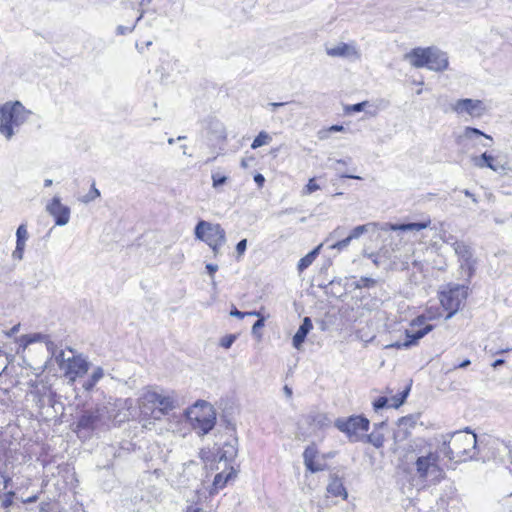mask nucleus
<instances>
[{"mask_svg":"<svg viewBox=\"0 0 512 512\" xmlns=\"http://www.w3.org/2000/svg\"><path fill=\"white\" fill-rule=\"evenodd\" d=\"M46 338L47 337L43 334L34 333V334L23 335L21 337V342L23 343V347L26 348L29 344H32L34 342L45 341Z\"/></svg>","mask_w":512,"mask_h":512,"instance_id":"nucleus-32","label":"nucleus"},{"mask_svg":"<svg viewBox=\"0 0 512 512\" xmlns=\"http://www.w3.org/2000/svg\"><path fill=\"white\" fill-rule=\"evenodd\" d=\"M100 410L85 411L78 420L77 428L79 429H94L96 423L100 420Z\"/></svg>","mask_w":512,"mask_h":512,"instance_id":"nucleus-25","label":"nucleus"},{"mask_svg":"<svg viewBox=\"0 0 512 512\" xmlns=\"http://www.w3.org/2000/svg\"><path fill=\"white\" fill-rule=\"evenodd\" d=\"M326 490L328 496L342 497L344 500L348 497V493L346 488L343 486V482H329Z\"/></svg>","mask_w":512,"mask_h":512,"instance_id":"nucleus-30","label":"nucleus"},{"mask_svg":"<svg viewBox=\"0 0 512 512\" xmlns=\"http://www.w3.org/2000/svg\"><path fill=\"white\" fill-rule=\"evenodd\" d=\"M55 358L70 384H73L77 378H82L89 371L90 363L87 357L72 348L61 350Z\"/></svg>","mask_w":512,"mask_h":512,"instance_id":"nucleus-5","label":"nucleus"},{"mask_svg":"<svg viewBox=\"0 0 512 512\" xmlns=\"http://www.w3.org/2000/svg\"><path fill=\"white\" fill-rule=\"evenodd\" d=\"M335 426L345 433L351 441L356 442L365 437V433L369 429V420L362 416L339 418L335 421Z\"/></svg>","mask_w":512,"mask_h":512,"instance_id":"nucleus-10","label":"nucleus"},{"mask_svg":"<svg viewBox=\"0 0 512 512\" xmlns=\"http://www.w3.org/2000/svg\"><path fill=\"white\" fill-rule=\"evenodd\" d=\"M450 110L460 117L481 118L487 113V105L483 100L461 98L450 104Z\"/></svg>","mask_w":512,"mask_h":512,"instance_id":"nucleus-11","label":"nucleus"},{"mask_svg":"<svg viewBox=\"0 0 512 512\" xmlns=\"http://www.w3.org/2000/svg\"><path fill=\"white\" fill-rule=\"evenodd\" d=\"M476 450L477 437L468 430L453 433L448 441H443L440 448V452L453 467L454 464L472 459L476 455Z\"/></svg>","mask_w":512,"mask_h":512,"instance_id":"nucleus-3","label":"nucleus"},{"mask_svg":"<svg viewBox=\"0 0 512 512\" xmlns=\"http://www.w3.org/2000/svg\"><path fill=\"white\" fill-rule=\"evenodd\" d=\"M46 211L55 219V224L64 226L70 220V208L61 203L59 196H54L46 205Z\"/></svg>","mask_w":512,"mask_h":512,"instance_id":"nucleus-17","label":"nucleus"},{"mask_svg":"<svg viewBox=\"0 0 512 512\" xmlns=\"http://www.w3.org/2000/svg\"><path fill=\"white\" fill-rule=\"evenodd\" d=\"M254 181L257 183L259 187H262L265 182V178L262 174H256L254 176Z\"/></svg>","mask_w":512,"mask_h":512,"instance_id":"nucleus-51","label":"nucleus"},{"mask_svg":"<svg viewBox=\"0 0 512 512\" xmlns=\"http://www.w3.org/2000/svg\"><path fill=\"white\" fill-rule=\"evenodd\" d=\"M13 497H14V492L10 491V492L4 494V498L2 500V507H4V508L10 507L13 503Z\"/></svg>","mask_w":512,"mask_h":512,"instance_id":"nucleus-42","label":"nucleus"},{"mask_svg":"<svg viewBox=\"0 0 512 512\" xmlns=\"http://www.w3.org/2000/svg\"><path fill=\"white\" fill-rule=\"evenodd\" d=\"M351 241L352 240L350 239V237L347 236L346 238L332 244L330 246V249L341 251V250L347 248L349 246V244L351 243Z\"/></svg>","mask_w":512,"mask_h":512,"instance_id":"nucleus-38","label":"nucleus"},{"mask_svg":"<svg viewBox=\"0 0 512 512\" xmlns=\"http://www.w3.org/2000/svg\"><path fill=\"white\" fill-rule=\"evenodd\" d=\"M237 450L232 444H225L216 455L210 451L202 450L201 458L206 469L216 471L214 480H231L237 476V470L231 465V461L236 456Z\"/></svg>","mask_w":512,"mask_h":512,"instance_id":"nucleus-4","label":"nucleus"},{"mask_svg":"<svg viewBox=\"0 0 512 512\" xmlns=\"http://www.w3.org/2000/svg\"><path fill=\"white\" fill-rule=\"evenodd\" d=\"M484 137L490 142L493 141V138L482 132L481 130L473 127L466 126L462 129V131L456 136V142L459 145H467V144H476L478 140Z\"/></svg>","mask_w":512,"mask_h":512,"instance_id":"nucleus-18","label":"nucleus"},{"mask_svg":"<svg viewBox=\"0 0 512 512\" xmlns=\"http://www.w3.org/2000/svg\"><path fill=\"white\" fill-rule=\"evenodd\" d=\"M195 237L205 243L218 255L221 246L226 242L225 230L220 224L201 220L195 227Z\"/></svg>","mask_w":512,"mask_h":512,"instance_id":"nucleus-8","label":"nucleus"},{"mask_svg":"<svg viewBox=\"0 0 512 512\" xmlns=\"http://www.w3.org/2000/svg\"><path fill=\"white\" fill-rule=\"evenodd\" d=\"M415 461L412 465L414 476L440 480L446 477V470L454 469L449 463L443 462L441 452L434 450L428 442L422 440L415 445Z\"/></svg>","mask_w":512,"mask_h":512,"instance_id":"nucleus-1","label":"nucleus"},{"mask_svg":"<svg viewBox=\"0 0 512 512\" xmlns=\"http://www.w3.org/2000/svg\"><path fill=\"white\" fill-rule=\"evenodd\" d=\"M259 312L257 311H251V312H246V316H259Z\"/></svg>","mask_w":512,"mask_h":512,"instance_id":"nucleus-62","label":"nucleus"},{"mask_svg":"<svg viewBox=\"0 0 512 512\" xmlns=\"http://www.w3.org/2000/svg\"><path fill=\"white\" fill-rule=\"evenodd\" d=\"M470 363H471L470 360L466 359L463 362H461L456 368H466L467 366L470 365Z\"/></svg>","mask_w":512,"mask_h":512,"instance_id":"nucleus-59","label":"nucleus"},{"mask_svg":"<svg viewBox=\"0 0 512 512\" xmlns=\"http://www.w3.org/2000/svg\"><path fill=\"white\" fill-rule=\"evenodd\" d=\"M464 194H465V196L471 198L474 203H478V199L476 198V196L473 193H471L469 190H464Z\"/></svg>","mask_w":512,"mask_h":512,"instance_id":"nucleus-56","label":"nucleus"},{"mask_svg":"<svg viewBox=\"0 0 512 512\" xmlns=\"http://www.w3.org/2000/svg\"><path fill=\"white\" fill-rule=\"evenodd\" d=\"M264 326V319L261 318L259 320H257L254 325L252 326V333L253 334H256L257 331L262 328Z\"/></svg>","mask_w":512,"mask_h":512,"instance_id":"nucleus-48","label":"nucleus"},{"mask_svg":"<svg viewBox=\"0 0 512 512\" xmlns=\"http://www.w3.org/2000/svg\"><path fill=\"white\" fill-rule=\"evenodd\" d=\"M376 284V281L372 278L362 277L357 287H372Z\"/></svg>","mask_w":512,"mask_h":512,"instance_id":"nucleus-44","label":"nucleus"},{"mask_svg":"<svg viewBox=\"0 0 512 512\" xmlns=\"http://www.w3.org/2000/svg\"><path fill=\"white\" fill-rule=\"evenodd\" d=\"M426 320V317L423 315L413 319L410 322L409 327L405 330V340L397 341L390 346L398 349L416 346L420 339L433 330V326L431 324H427Z\"/></svg>","mask_w":512,"mask_h":512,"instance_id":"nucleus-9","label":"nucleus"},{"mask_svg":"<svg viewBox=\"0 0 512 512\" xmlns=\"http://www.w3.org/2000/svg\"><path fill=\"white\" fill-rule=\"evenodd\" d=\"M373 444H374L375 446L379 447V446H381V445H382V441H381V440H379V439H377V440L373 441Z\"/></svg>","mask_w":512,"mask_h":512,"instance_id":"nucleus-64","label":"nucleus"},{"mask_svg":"<svg viewBox=\"0 0 512 512\" xmlns=\"http://www.w3.org/2000/svg\"><path fill=\"white\" fill-rule=\"evenodd\" d=\"M322 246H323V243L318 245L314 250H312L306 256H304L303 258H301L299 260L298 266H297L299 272L304 271L306 268H308L314 262V260L316 259L317 255L319 254L320 249L322 248Z\"/></svg>","mask_w":512,"mask_h":512,"instance_id":"nucleus-29","label":"nucleus"},{"mask_svg":"<svg viewBox=\"0 0 512 512\" xmlns=\"http://www.w3.org/2000/svg\"><path fill=\"white\" fill-rule=\"evenodd\" d=\"M206 269L208 273L213 277L214 273L218 270V266L215 264H207Z\"/></svg>","mask_w":512,"mask_h":512,"instance_id":"nucleus-52","label":"nucleus"},{"mask_svg":"<svg viewBox=\"0 0 512 512\" xmlns=\"http://www.w3.org/2000/svg\"><path fill=\"white\" fill-rule=\"evenodd\" d=\"M191 426L199 434H207L216 423V413L213 406L205 401L196 402L186 412Z\"/></svg>","mask_w":512,"mask_h":512,"instance_id":"nucleus-7","label":"nucleus"},{"mask_svg":"<svg viewBox=\"0 0 512 512\" xmlns=\"http://www.w3.org/2000/svg\"><path fill=\"white\" fill-rule=\"evenodd\" d=\"M96 384H97V383H96L95 381H92V378H91V377H89V378L87 379V381H85V382L83 383V388H84V390H86V391H90V390H92V389H93V387H94Z\"/></svg>","mask_w":512,"mask_h":512,"instance_id":"nucleus-46","label":"nucleus"},{"mask_svg":"<svg viewBox=\"0 0 512 512\" xmlns=\"http://www.w3.org/2000/svg\"><path fill=\"white\" fill-rule=\"evenodd\" d=\"M471 163L478 169L488 168L495 173L505 175L510 170L508 161H503L499 156H494L489 152L481 155H474L470 158Z\"/></svg>","mask_w":512,"mask_h":512,"instance_id":"nucleus-13","label":"nucleus"},{"mask_svg":"<svg viewBox=\"0 0 512 512\" xmlns=\"http://www.w3.org/2000/svg\"><path fill=\"white\" fill-rule=\"evenodd\" d=\"M415 420L411 416L402 417L398 420L397 429L394 432V439L402 441L408 437L410 430L414 428Z\"/></svg>","mask_w":512,"mask_h":512,"instance_id":"nucleus-22","label":"nucleus"},{"mask_svg":"<svg viewBox=\"0 0 512 512\" xmlns=\"http://www.w3.org/2000/svg\"><path fill=\"white\" fill-rule=\"evenodd\" d=\"M404 397L405 395L400 399L394 397L390 401L386 397H379L376 401H374L373 407L376 411L384 407L398 408L403 403Z\"/></svg>","mask_w":512,"mask_h":512,"instance_id":"nucleus-28","label":"nucleus"},{"mask_svg":"<svg viewBox=\"0 0 512 512\" xmlns=\"http://www.w3.org/2000/svg\"><path fill=\"white\" fill-rule=\"evenodd\" d=\"M113 407L117 409L108 410V417L114 421L121 423L134 417L136 410L134 409V401L130 398L116 399Z\"/></svg>","mask_w":512,"mask_h":512,"instance_id":"nucleus-15","label":"nucleus"},{"mask_svg":"<svg viewBox=\"0 0 512 512\" xmlns=\"http://www.w3.org/2000/svg\"><path fill=\"white\" fill-rule=\"evenodd\" d=\"M200 511H201L200 507L191 505L187 508L186 512H200Z\"/></svg>","mask_w":512,"mask_h":512,"instance_id":"nucleus-58","label":"nucleus"},{"mask_svg":"<svg viewBox=\"0 0 512 512\" xmlns=\"http://www.w3.org/2000/svg\"><path fill=\"white\" fill-rule=\"evenodd\" d=\"M139 12H140V14L136 20V23L139 22L143 18L144 13H145L143 9H140Z\"/></svg>","mask_w":512,"mask_h":512,"instance_id":"nucleus-61","label":"nucleus"},{"mask_svg":"<svg viewBox=\"0 0 512 512\" xmlns=\"http://www.w3.org/2000/svg\"><path fill=\"white\" fill-rule=\"evenodd\" d=\"M230 315L232 317H237V318L242 319L246 316V312H241V311L237 310L236 308H234L230 311Z\"/></svg>","mask_w":512,"mask_h":512,"instance_id":"nucleus-50","label":"nucleus"},{"mask_svg":"<svg viewBox=\"0 0 512 512\" xmlns=\"http://www.w3.org/2000/svg\"><path fill=\"white\" fill-rule=\"evenodd\" d=\"M272 141V137L266 131H261L253 140L251 144L252 149H257L264 145L269 144Z\"/></svg>","mask_w":512,"mask_h":512,"instance_id":"nucleus-31","label":"nucleus"},{"mask_svg":"<svg viewBox=\"0 0 512 512\" xmlns=\"http://www.w3.org/2000/svg\"><path fill=\"white\" fill-rule=\"evenodd\" d=\"M504 363H505V361L503 359H497L493 362L492 367L497 368V367L503 365Z\"/></svg>","mask_w":512,"mask_h":512,"instance_id":"nucleus-57","label":"nucleus"},{"mask_svg":"<svg viewBox=\"0 0 512 512\" xmlns=\"http://www.w3.org/2000/svg\"><path fill=\"white\" fill-rule=\"evenodd\" d=\"M453 248L455 253L462 259L463 265L467 266V268L471 271L474 266V261H472V251L471 248L465 244L464 242H455L453 244Z\"/></svg>","mask_w":512,"mask_h":512,"instance_id":"nucleus-24","label":"nucleus"},{"mask_svg":"<svg viewBox=\"0 0 512 512\" xmlns=\"http://www.w3.org/2000/svg\"><path fill=\"white\" fill-rule=\"evenodd\" d=\"M26 242L27 241L16 239V247L12 252V258L14 260L21 261L23 259Z\"/></svg>","mask_w":512,"mask_h":512,"instance_id":"nucleus-33","label":"nucleus"},{"mask_svg":"<svg viewBox=\"0 0 512 512\" xmlns=\"http://www.w3.org/2000/svg\"><path fill=\"white\" fill-rule=\"evenodd\" d=\"M19 327H20V324L13 326L11 328L10 332L8 333V336H11V335L17 333L19 331Z\"/></svg>","mask_w":512,"mask_h":512,"instance_id":"nucleus-60","label":"nucleus"},{"mask_svg":"<svg viewBox=\"0 0 512 512\" xmlns=\"http://www.w3.org/2000/svg\"><path fill=\"white\" fill-rule=\"evenodd\" d=\"M237 339L236 334H228L220 339L219 345L225 349H229Z\"/></svg>","mask_w":512,"mask_h":512,"instance_id":"nucleus-36","label":"nucleus"},{"mask_svg":"<svg viewBox=\"0 0 512 512\" xmlns=\"http://www.w3.org/2000/svg\"><path fill=\"white\" fill-rule=\"evenodd\" d=\"M367 104H368L367 101H363L361 103H357V104L346 106L345 107V112L346 113L360 112V111H362L365 108V106H367Z\"/></svg>","mask_w":512,"mask_h":512,"instance_id":"nucleus-40","label":"nucleus"},{"mask_svg":"<svg viewBox=\"0 0 512 512\" xmlns=\"http://www.w3.org/2000/svg\"><path fill=\"white\" fill-rule=\"evenodd\" d=\"M176 407L172 393L148 386L141 390L138 398L139 414L144 420H160Z\"/></svg>","mask_w":512,"mask_h":512,"instance_id":"nucleus-2","label":"nucleus"},{"mask_svg":"<svg viewBox=\"0 0 512 512\" xmlns=\"http://www.w3.org/2000/svg\"><path fill=\"white\" fill-rule=\"evenodd\" d=\"M466 296L467 293L464 288L457 286L448 292H443L440 302L446 310H452V313H456L466 299Z\"/></svg>","mask_w":512,"mask_h":512,"instance_id":"nucleus-16","label":"nucleus"},{"mask_svg":"<svg viewBox=\"0 0 512 512\" xmlns=\"http://www.w3.org/2000/svg\"><path fill=\"white\" fill-rule=\"evenodd\" d=\"M135 26H136V23L132 27H124V26L120 25L117 27V31L119 34L123 35V34L132 32L134 30Z\"/></svg>","mask_w":512,"mask_h":512,"instance_id":"nucleus-47","label":"nucleus"},{"mask_svg":"<svg viewBox=\"0 0 512 512\" xmlns=\"http://www.w3.org/2000/svg\"><path fill=\"white\" fill-rule=\"evenodd\" d=\"M313 324L309 317H305L301 326L298 328L297 332L293 336L292 345L295 349L300 350L302 344L305 341L307 334L312 330Z\"/></svg>","mask_w":512,"mask_h":512,"instance_id":"nucleus-23","label":"nucleus"},{"mask_svg":"<svg viewBox=\"0 0 512 512\" xmlns=\"http://www.w3.org/2000/svg\"><path fill=\"white\" fill-rule=\"evenodd\" d=\"M325 52L329 57L344 58L352 62L361 59V52L355 41L349 43L337 42L332 45H326Z\"/></svg>","mask_w":512,"mask_h":512,"instance_id":"nucleus-14","label":"nucleus"},{"mask_svg":"<svg viewBox=\"0 0 512 512\" xmlns=\"http://www.w3.org/2000/svg\"><path fill=\"white\" fill-rule=\"evenodd\" d=\"M246 246H247V240L246 239H243L241 240L237 246H236V251L237 253L241 256L245 250H246Z\"/></svg>","mask_w":512,"mask_h":512,"instance_id":"nucleus-45","label":"nucleus"},{"mask_svg":"<svg viewBox=\"0 0 512 512\" xmlns=\"http://www.w3.org/2000/svg\"><path fill=\"white\" fill-rule=\"evenodd\" d=\"M100 196V192L99 190L95 187V185L93 184L92 185V188L91 190L89 191V193L87 195H85L81 201L83 203H89L93 200H95L96 198H98Z\"/></svg>","mask_w":512,"mask_h":512,"instance_id":"nucleus-37","label":"nucleus"},{"mask_svg":"<svg viewBox=\"0 0 512 512\" xmlns=\"http://www.w3.org/2000/svg\"><path fill=\"white\" fill-rule=\"evenodd\" d=\"M379 227V223L376 222L358 225L351 230L348 236L350 237L351 240H356L366 233H374Z\"/></svg>","mask_w":512,"mask_h":512,"instance_id":"nucleus-26","label":"nucleus"},{"mask_svg":"<svg viewBox=\"0 0 512 512\" xmlns=\"http://www.w3.org/2000/svg\"><path fill=\"white\" fill-rule=\"evenodd\" d=\"M211 178L212 187L215 189L219 188L221 185H224L228 180V178L225 175H222L220 173H213Z\"/></svg>","mask_w":512,"mask_h":512,"instance_id":"nucleus-34","label":"nucleus"},{"mask_svg":"<svg viewBox=\"0 0 512 512\" xmlns=\"http://www.w3.org/2000/svg\"><path fill=\"white\" fill-rule=\"evenodd\" d=\"M320 189V186L315 183V178H310L307 185L302 190V195H310Z\"/></svg>","mask_w":512,"mask_h":512,"instance_id":"nucleus-35","label":"nucleus"},{"mask_svg":"<svg viewBox=\"0 0 512 512\" xmlns=\"http://www.w3.org/2000/svg\"><path fill=\"white\" fill-rule=\"evenodd\" d=\"M7 368V364L5 360L3 359V356L0 354V375L4 372V370Z\"/></svg>","mask_w":512,"mask_h":512,"instance_id":"nucleus-55","label":"nucleus"},{"mask_svg":"<svg viewBox=\"0 0 512 512\" xmlns=\"http://www.w3.org/2000/svg\"><path fill=\"white\" fill-rule=\"evenodd\" d=\"M228 482H211V486L209 487H205L204 489L202 488H197L196 489V495H197V498H198V501H201L202 498H207V495H206V492L208 490V494L209 496H213L214 494L218 493L219 490H222L226 487V484Z\"/></svg>","mask_w":512,"mask_h":512,"instance_id":"nucleus-27","label":"nucleus"},{"mask_svg":"<svg viewBox=\"0 0 512 512\" xmlns=\"http://www.w3.org/2000/svg\"><path fill=\"white\" fill-rule=\"evenodd\" d=\"M104 376V370L101 367H96L90 377L92 378V381H95L98 383Z\"/></svg>","mask_w":512,"mask_h":512,"instance_id":"nucleus-41","label":"nucleus"},{"mask_svg":"<svg viewBox=\"0 0 512 512\" xmlns=\"http://www.w3.org/2000/svg\"><path fill=\"white\" fill-rule=\"evenodd\" d=\"M303 458L307 470L318 472L325 469V464L321 461L315 446L307 447L303 453Z\"/></svg>","mask_w":512,"mask_h":512,"instance_id":"nucleus-20","label":"nucleus"},{"mask_svg":"<svg viewBox=\"0 0 512 512\" xmlns=\"http://www.w3.org/2000/svg\"><path fill=\"white\" fill-rule=\"evenodd\" d=\"M432 221L430 218H426L422 222L417 223H403V224H392V223H385L380 227L383 231H396L401 232L402 235L400 236V241L408 242L413 239H416L417 234L426 228H429Z\"/></svg>","mask_w":512,"mask_h":512,"instance_id":"nucleus-12","label":"nucleus"},{"mask_svg":"<svg viewBox=\"0 0 512 512\" xmlns=\"http://www.w3.org/2000/svg\"><path fill=\"white\" fill-rule=\"evenodd\" d=\"M52 183H53V182H52V180H51V179H46V180H45V182H44V185H45L46 187H49V186H51V185H52Z\"/></svg>","mask_w":512,"mask_h":512,"instance_id":"nucleus-63","label":"nucleus"},{"mask_svg":"<svg viewBox=\"0 0 512 512\" xmlns=\"http://www.w3.org/2000/svg\"><path fill=\"white\" fill-rule=\"evenodd\" d=\"M37 498H38V496L36 494H34L31 496H28L27 498H23L22 502L23 503H32V502H35L37 500Z\"/></svg>","mask_w":512,"mask_h":512,"instance_id":"nucleus-54","label":"nucleus"},{"mask_svg":"<svg viewBox=\"0 0 512 512\" xmlns=\"http://www.w3.org/2000/svg\"><path fill=\"white\" fill-rule=\"evenodd\" d=\"M448 56L445 52L435 48L430 47V53L428 57L427 68L432 71H444L448 67Z\"/></svg>","mask_w":512,"mask_h":512,"instance_id":"nucleus-19","label":"nucleus"},{"mask_svg":"<svg viewBox=\"0 0 512 512\" xmlns=\"http://www.w3.org/2000/svg\"><path fill=\"white\" fill-rule=\"evenodd\" d=\"M330 133H331V132H330V129H329V128H328V129L320 130V131L318 132V138H319L320 140L327 139V138H329Z\"/></svg>","mask_w":512,"mask_h":512,"instance_id":"nucleus-49","label":"nucleus"},{"mask_svg":"<svg viewBox=\"0 0 512 512\" xmlns=\"http://www.w3.org/2000/svg\"><path fill=\"white\" fill-rule=\"evenodd\" d=\"M29 237L27 226L21 224L16 230V239L27 241Z\"/></svg>","mask_w":512,"mask_h":512,"instance_id":"nucleus-39","label":"nucleus"},{"mask_svg":"<svg viewBox=\"0 0 512 512\" xmlns=\"http://www.w3.org/2000/svg\"><path fill=\"white\" fill-rule=\"evenodd\" d=\"M430 47L428 48H415L409 53L405 54V59L416 68L427 67Z\"/></svg>","mask_w":512,"mask_h":512,"instance_id":"nucleus-21","label":"nucleus"},{"mask_svg":"<svg viewBox=\"0 0 512 512\" xmlns=\"http://www.w3.org/2000/svg\"><path fill=\"white\" fill-rule=\"evenodd\" d=\"M343 233H344V227L338 226L329 234L326 241H329L334 238H339L343 235Z\"/></svg>","mask_w":512,"mask_h":512,"instance_id":"nucleus-43","label":"nucleus"},{"mask_svg":"<svg viewBox=\"0 0 512 512\" xmlns=\"http://www.w3.org/2000/svg\"><path fill=\"white\" fill-rule=\"evenodd\" d=\"M29 114L30 111L19 101L0 105V134L10 140L15 133L14 129L25 123Z\"/></svg>","mask_w":512,"mask_h":512,"instance_id":"nucleus-6","label":"nucleus"},{"mask_svg":"<svg viewBox=\"0 0 512 512\" xmlns=\"http://www.w3.org/2000/svg\"><path fill=\"white\" fill-rule=\"evenodd\" d=\"M330 129V132H343L345 130V128L342 126V125H332L331 127H329Z\"/></svg>","mask_w":512,"mask_h":512,"instance_id":"nucleus-53","label":"nucleus"}]
</instances>
